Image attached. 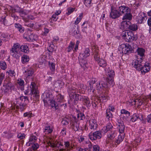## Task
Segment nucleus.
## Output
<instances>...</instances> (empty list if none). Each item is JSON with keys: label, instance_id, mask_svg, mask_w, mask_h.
Masks as SVG:
<instances>
[{"label": "nucleus", "instance_id": "53", "mask_svg": "<svg viewBox=\"0 0 151 151\" xmlns=\"http://www.w3.org/2000/svg\"><path fill=\"white\" fill-rule=\"evenodd\" d=\"M17 137L20 139H23L25 137V135L24 134L19 133L17 135Z\"/></svg>", "mask_w": 151, "mask_h": 151}, {"label": "nucleus", "instance_id": "39", "mask_svg": "<svg viewBox=\"0 0 151 151\" xmlns=\"http://www.w3.org/2000/svg\"><path fill=\"white\" fill-rule=\"evenodd\" d=\"M77 118L79 120H83L85 119V116L83 114L80 113L77 114Z\"/></svg>", "mask_w": 151, "mask_h": 151}, {"label": "nucleus", "instance_id": "55", "mask_svg": "<svg viewBox=\"0 0 151 151\" xmlns=\"http://www.w3.org/2000/svg\"><path fill=\"white\" fill-rule=\"evenodd\" d=\"M6 87L7 88H6L5 90H4V93H7L8 91V89H9V87H10V88H12V85H11L10 86V84H8L6 86Z\"/></svg>", "mask_w": 151, "mask_h": 151}, {"label": "nucleus", "instance_id": "59", "mask_svg": "<svg viewBox=\"0 0 151 151\" xmlns=\"http://www.w3.org/2000/svg\"><path fill=\"white\" fill-rule=\"evenodd\" d=\"M93 148V151H99V147L97 145H94Z\"/></svg>", "mask_w": 151, "mask_h": 151}, {"label": "nucleus", "instance_id": "11", "mask_svg": "<svg viewBox=\"0 0 151 151\" xmlns=\"http://www.w3.org/2000/svg\"><path fill=\"white\" fill-rule=\"evenodd\" d=\"M97 122L96 120L91 119L89 120V128L92 130V131L96 129L97 127Z\"/></svg>", "mask_w": 151, "mask_h": 151}, {"label": "nucleus", "instance_id": "43", "mask_svg": "<svg viewBox=\"0 0 151 151\" xmlns=\"http://www.w3.org/2000/svg\"><path fill=\"white\" fill-rule=\"evenodd\" d=\"M106 116L108 119L113 117L112 114L110 111H109V110H106Z\"/></svg>", "mask_w": 151, "mask_h": 151}, {"label": "nucleus", "instance_id": "40", "mask_svg": "<svg viewBox=\"0 0 151 151\" xmlns=\"http://www.w3.org/2000/svg\"><path fill=\"white\" fill-rule=\"evenodd\" d=\"M145 17L143 15L142 16V15H139L137 17V19L139 22L141 23L142 22L144 19H145Z\"/></svg>", "mask_w": 151, "mask_h": 151}, {"label": "nucleus", "instance_id": "2", "mask_svg": "<svg viewBox=\"0 0 151 151\" xmlns=\"http://www.w3.org/2000/svg\"><path fill=\"white\" fill-rule=\"evenodd\" d=\"M142 62L139 63L138 60H133L132 65L137 70L141 71L142 75H145L146 73L149 71L150 67L149 63H145L144 65H142Z\"/></svg>", "mask_w": 151, "mask_h": 151}, {"label": "nucleus", "instance_id": "36", "mask_svg": "<svg viewBox=\"0 0 151 151\" xmlns=\"http://www.w3.org/2000/svg\"><path fill=\"white\" fill-rule=\"evenodd\" d=\"M94 58L95 60L97 62L101 59L100 58V56L98 53V51L94 52Z\"/></svg>", "mask_w": 151, "mask_h": 151}, {"label": "nucleus", "instance_id": "57", "mask_svg": "<svg viewBox=\"0 0 151 151\" xmlns=\"http://www.w3.org/2000/svg\"><path fill=\"white\" fill-rule=\"evenodd\" d=\"M115 134L114 132H111L110 133L109 135V137L111 139H112L115 137Z\"/></svg>", "mask_w": 151, "mask_h": 151}, {"label": "nucleus", "instance_id": "19", "mask_svg": "<svg viewBox=\"0 0 151 151\" xmlns=\"http://www.w3.org/2000/svg\"><path fill=\"white\" fill-rule=\"evenodd\" d=\"M117 124L118 126V128L119 130L120 133L122 134H124L123 133L124 131L125 126L123 123V122H118V123Z\"/></svg>", "mask_w": 151, "mask_h": 151}, {"label": "nucleus", "instance_id": "13", "mask_svg": "<svg viewBox=\"0 0 151 151\" xmlns=\"http://www.w3.org/2000/svg\"><path fill=\"white\" fill-rule=\"evenodd\" d=\"M130 24H131V22L129 21L123 20L121 23L120 28L122 29H128Z\"/></svg>", "mask_w": 151, "mask_h": 151}, {"label": "nucleus", "instance_id": "64", "mask_svg": "<svg viewBox=\"0 0 151 151\" xmlns=\"http://www.w3.org/2000/svg\"><path fill=\"white\" fill-rule=\"evenodd\" d=\"M147 120L148 122L151 123V115H150L147 116Z\"/></svg>", "mask_w": 151, "mask_h": 151}, {"label": "nucleus", "instance_id": "24", "mask_svg": "<svg viewBox=\"0 0 151 151\" xmlns=\"http://www.w3.org/2000/svg\"><path fill=\"white\" fill-rule=\"evenodd\" d=\"M25 72L27 73L26 75L27 78H28L30 76H31L34 73V70L32 68H29Z\"/></svg>", "mask_w": 151, "mask_h": 151}, {"label": "nucleus", "instance_id": "58", "mask_svg": "<svg viewBox=\"0 0 151 151\" xmlns=\"http://www.w3.org/2000/svg\"><path fill=\"white\" fill-rule=\"evenodd\" d=\"M57 15L55 14H54L52 16L51 18L52 20H53L54 21H57L58 18L57 17Z\"/></svg>", "mask_w": 151, "mask_h": 151}, {"label": "nucleus", "instance_id": "12", "mask_svg": "<svg viewBox=\"0 0 151 151\" xmlns=\"http://www.w3.org/2000/svg\"><path fill=\"white\" fill-rule=\"evenodd\" d=\"M79 122L76 120L74 121L71 120L70 124L74 130L75 131H78L79 129Z\"/></svg>", "mask_w": 151, "mask_h": 151}, {"label": "nucleus", "instance_id": "29", "mask_svg": "<svg viewBox=\"0 0 151 151\" xmlns=\"http://www.w3.org/2000/svg\"><path fill=\"white\" fill-rule=\"evenodd\" d=\"M138 29L137 25L135 24H130L128 28V29L133 31H135L137 30Z\"/></svg>", "mask_w": 151, "mask_h": 151}, {"label": "nucleus", "instance_id": "28", "mask_svg": "<svg viewBox=\"0 0 151 151\" xmlns=\"http://www.w3.org/2000/svg\"><path fill=\"white\" fill-rule=\"evenodd\" d=\"M132 50V48L131 46L127 44L124 53L127 54V53L131 52Z\"/></svg>", "mask_w": 151, "mask_h": 151}, {"label": "nucleus", "instance_id": "23", "mask_svg": "<svg viewBox=\"0 0 151 151\" xmlns=\"http://www.w3.org/2000/svg\"><path fill=\"white\" fill-rule=\"evenodd\" d=\"M113 127V126L110 123H108L106 127H104L102 129V130L105 133L107 132L108 131L110 130Z\"/></svg>", "mask_w": 151, "mask_h": 151}, {"label": "nucleus", "instance_id": "46", "mask_svg": "<svg viewBox=\"0 0 151 151\" xmlns=\"http://www.w3.org/2000/svg\"><path fill=\"white\" fill-rule=\"evenodd\" d=\"M75 9L71 7H69L67 9L68 12L66 14L68 15H69L72 13L74 10Z\"/></svg>", "mask_w": 151, "mask_h": 151}, {"label": "nucleus", "instance_id": "34", "mask_svg": "<svg viewBox=\"0 0 151 151\" xmlns=\"http://www.w3.org/2000/svg\"><path fill=\"white\" fill-rule=\"evenodd\" d=\"M83 14L81 13L80 14L79 17H77L75 22V24H78L79 22L81 21V19L83 17Z\"/></svg>", "mask_w": 151, "mask_h": 151}, {"label": "nucleus", "instance_id": "9", "mask_svg": "<svg viewBox=\"0 0 151 151\" xmlns=\"http://www.w3.org/2000/svg\"><path fill=\"white\" fill-rule=\"evenodd\" d=\"M111 11L110 13L111 17L113 19L118 18L120 16V13L119 12L114 8L112 6L111 7Z\"/></svg>", "mask_w": 151, "mask_h": 151}, {"label": "nucleus", "instance_id": "25", "mask_svg": "<svg viewBox=\"0 0 151 151\" xmlns=\"http://www.w3.org/2000/svg\"><path fill=\"white\" fill-rule=\"evenodd\" d=\"M124 137V134H120L119 135L118 137L116 138L115 142L117 144H119L123 140Z\"/></svg>", "mask_w": 151, "mask_h": 151}, {"label": "nucleus", "instance_id": "14", "mask_svg": "<svg viewBox=\"0 0 151 151\" xmlns=\"http://www.w3.org/2000/svg\"><path fill=\"white\" fill-rule=\"evenodd\" d=\"M90 50L89 48H87L86 49L83 53H81L80 54L78 58L86 59L87 57L89 56L90 55Z\"/></svg>", "mask_w": 151, "mask_h": 151}, {"label": "nucleus", "instance_id": "48", "mask_svg": "<svg viewBox=\"0 0 151 151\" xmlns=\"http://www.w3.org/2000/svg\"><path fill=\"white\" fill-rule=\"evenodd\" d=\"M107 79H108V83L111 85L112 86H113L114 85V79H111V78H107Z\"/></svg>", "mask_w": 151, "mask_h": 151}, {"label": "nucleus", "instance_id": "61", "mask_svg": "<svg viewBox=\"0 0 151 151\" xmlns=\"http://www.w3.org/2000/svg\"><path fill=\"white\" fill-rule=\"evenodd\" d=\"M107 110H109V111H111L112 112H114V111L115 109L114 106H109V108Z\"/></svg>", "mask_w": 151, "mask_h": 151}, {"label": "nucleus", "instance_id": "18", "mask_svg": "<svg viewBox=\"0 0 151 151\" xmlns=\"http://www.w3.org/2000/svg\"><path fill=\"white\" fill-rule=\"evenodd\" d=\"M119 9L120 12V13H121L124 14H127L128 12H130V9L127 6H121L119 7Z\"/></svg>", "mask_w": 151, "mask_h": 151}, {"label": "nucleus", "instance_id": "6", "mask_svg": "<svg viewBox=\"0 0 151 151\" xmlns=\"http://www.w3.org/2000/svg\"><path fill=\"white\" fill-rule=\"evenodd\" d=\"M75 88H74L70 87H69L68 91V92L69 96L72 100L74 99L75 100H77L78 99V96L79 95L75 93Z\"/></svg>", "mask_w": 151, "mask_h": 151}, {"label": "nucleus", "instance_id": "62", "mask_svg": "<svg viewBox=\"0 0 151 151\" xmlns=\"http://www.w3.org/2000/svg\"><path fill=\"white\" fill-rule=\"evenodd\" d=\"M9 74L10 76H14L15 72L14 71L12 70H9V71L7 72Z\"/></svg>", "mask_w": 151, "mask_h": 151}, {"label": "nucleus", "instance_id": "15", "mask_svg": "<svg viewBox=\"0 0 151 151\" xmlns=\"http://www.w3.org/2000/svg\"><path fill=\"white\" fill-rule=\"evenodd\" d=\"M37 137L33 134L31 135L29 138V141L27 143L26 145L28 146H29L31 144H33L37 139Z\"/></svg>", "mask_w": 151, "mask_h": 151}, {"label": "nucleus", "instance_id": "56", "mask_svg": "<svg viewBox=\"0 0 151 151\" xmlns=\"http://www.w3.org/2000/svg\"><path fill=\"white\" fill-rule=\"evenodd\" d=\"M79 59V63L80 64V65H81V61L82 62L83 64H86V63H87V61L85 60V59L83 58H78Z\"/></svg>", "mask_w": 151, "mask_h": 151}, {"label": "nucleus", "instance_id": "7", "mask_svg": "<svg viewBox=\"0 0 151 151\" xmlns=\"http://www.w3.org/2000/svg\"><path fill=\"white\" fill-rule=\"evenodd\" d=\"M30 88L32 93L34 95L36 98H38L39 97V91L37 89V87L35 82H31Z\"/></svg>", "mask_w": 151, "mask_h": 151}, {"label": "nucleus", "instance_id": "54", "mask_svg": "<svg viewBox=\"0 0 151 151\" xmlns=\"http://www.w3.org/2000/svg\"><path fill=\"white\" fill-rule=\"evenodd\" d=\"M88 64H83L82 62L81 61V66L83 68L84 70H85L86 68H87L88 67Z\"/></svg>", "mask_w": 151, "mask_h": 151}, {"label": "nucleus", "instance_id": "45", "mask_svg": "<svg viewBox=\"0 0 151 151\" xmlns=\"http://www.w3.org/2000/svg\"><path fill=\"white\" fill-rule=\"evenodd\" d=\"M91 0H84V4L86 6L89 7L91 6Z\"/></svg>", "mask_w": 151, "mask_h": 151}, {"label": "nucleus", "instance_id": "35", "mask_svg": "<svg viewBox=\"0 0 151 151\" xmlns=\"http://www.w3.org/2000/svg\"><path fill=\"white\" fill-rule=\"evenodd\" d=\"M127 44H122L120 45L119 48V50L120 51H122V52L124 53V51H125V48L127 46Z\"/></svg>", "mask_w": 151, "mask_h": 151}, {"label": "nucleus", "instance_id": "32", "mask_svg": "<svg viewBox=\"0 0 151 151\" xmlns=\"http://www.w3.org/2000/svg\"><path fill=\"white\" fill-rule=\"evenodd\" d=\"M83 102L84 104L87 106H89L91 105L90 101L88 97H86L83 98Z\"/></svg>", "mask_w": 151, "mask_h": 151}, {"label": "nucleus", "instance_id": "60", "mask_svg": "<svg viewBox=\"0 0 151 151\" xmlns=\"http://www.w3.org/2000/svg\"><path fill=\"white\" fill-rule=\"evenodd\" d=\"M76 150L77 151H86V148L78 147L77 148Z\"/></svg>", "mask_w": 151, "mask_h": 151}, {"label": "nucleus", "instance_id": "1", "mask_svg": "<svg viewBox=\"0 0 151 151\" xmlns=\"http://www.w3.org/2000/svg\"><path fill=\"white\" fill-rule=\"evenodd\" d=\"M42 98L45 104H50L52 108L54 107L56 109H58V105L55 101L53 96L48 91H46L42 95Z\"/></svg>", "mask_w": 151, "mask_h": 151}, {"label": "nucleus", "instance_id": "42", "mask_svg": "<svg viewBox=\"0 0 151 151\" xmlns=\"http://www.w3.org/2000/svg\"><path fill=\"white\" fill-rule=\"evenodd\" d=\"M64 145L65 146V149H67V150H70L71 148L70 142L68 141L65 142Z\"/></svg>", "mask_w": 151, "mask_h": 151}, {"label": "nucleus", "instance_id": "31", "mask_svg": "<svg viewBox=\"0 0 151 151\" xmlns=\"http://www.w3.org/2000/svg\"><path fill=\"white\" fill-rule=\"evenodd\" d=\"M21 51L25 53H27L29 52L28 47L25 45H22L20 47Z\"/></svg>", "mask_w": 151, "mask_h": 151}, {"label": "nucleus", "instance_id": "63", "mask_svg": "<svg viewBox=\"0 0 151 151\" xmlns=\"http://www.w3.org/2000/svg\"><path fill=\"white\" fill-rule=\"evenodd\" d=\"M26 26H27L28 27H32L34 26V24L33 23L28 24L27 22H26L24 24Z\"/></svg>", "mask_w": 151, "mask_h": 151}, {"label": "nucleus", "instance_id": "33", "mask_svg": "<svg viewBox=\"0 0 151 151\" xmlns=\"http://www.w3.org/2000/svg\"><path fill=\"white\" fill-rule=\"evenodd\" d=\"M29 60V58L28 56L27 55H23L22 58V62L24 63L28 62Z\"/></svg>", "mask_w": 151, "mask_h": 151}, {"label": "nucleus", "instance_id": "10", "mask_svg": "<svg viewBox=\"0 0 151 151\" xmlns=\"http://www.w3.org/2000/svg\"><path fill=\"white\" fill-rule=\"evenodd\" d=\"M105 71L107 76V78L114 79L115 73L113 70L109 67H106L105 69Z\"/></svg>", "mask_w": 151, "mask_h": 151}, {"label": "nucleus", "instance_id": "41", "mask_svg": "<svg viewBox=\"0 0 151 151\" xmlns=\"http://www.w3.org/2000/svg\"><path fill=\"white\" fill-rule=\"evenodd\" d=\"M52 131V129L49 126L46 127L45 129V132H47L48 133H51Z\"/></svg>", "mask_w": 151, "mask_h": 151}, {"label": "nucleus", "instance_id": "47", "mask_svg": "<svg viewBox=\"0 0 151 151\" xmlns=\"http://www.w3.org/2000/svg\"><path fill=\"white\" fill-rule=\"evenodd\" d=\"M74 43L72 42H71L70 44L69 45L68 48V51L69 52L73 49L74 47Z\"/></svg>", "mask_w": 151, "mask_h": 151}, {"label": "nucleus", "instance_id": "21", "mask_svg": "<svg viewBox=\"0 0 151 151\" xmlns=\"http://www.w3.org/2000/svg\"><path fill=\"white\" fill-rule=\"evenodd\" d=\"M124 15L123 16L122 19L123 20H130L132 19V17L130 14V12H128L127 13L124 14Z\"/></svg>", "mask_w": 151, "mask_h": 151}, {"label": "nucleus", "instance_id": "8", "mask_svg": "<svg viewBox=\"0 0 151 151\" xmlns=\"http://www.w3.org/2000/svg\"><path fill=\"white\" fill-rule=\"evenodd\" d=\"M101 136V133L99 131H96L93 133L91 132L89 134V138L91 140H95L97 139H100Z\"/></svg>", "mask_w": 151, "mask_h": 151}, {"label": "nucleus", "instance_id": "3", "mask_svg": "<svg viewBox=\"0 0 151 151\" xmlns=\"http://www.w3.org/2000/svg\"><path fill=\"white\" fill-rule=\"evenodd\" d=\"M121 35L122 38L127 42H131L134 39V34L132 31L127 30L123 31Z\"/></svg>", "mask_w": 151, "mask_h": 151}, {"label": "nucleus", "instance_id": "51", "mask_svg": "<svg viewBox=\"0 0 151 151\" xmlns=\"http://www.w3.org/2000/svg\"><path fill=\"white\" fill-rule=\"evenodd\" d=\"M19 108L20 109L21 111H23L26 108V104H22L19 106Z\"/></svg>", "mask_w": 151, "mask_h": 151}, {"label": "nucleus", "instance_id": "20", "mask_svg": "<svg viewBox=\"0 0 151 151\" xmlns=\"http://www.w3.org/2000/svg\"><path fill=\"white\" fill-rule=\"evenodd\" d=\"M138 119L141 121L143 120H144L142 115H137L136 114H134L131 119L130 121L132 122H134Z\"/></svg>", "mask_w": 151, "mask_h": 151}, {"label": "nucleus", "instance_id": "4", "mask_svg": "<svg viewBox=\"0 0 151 151\" xmlns=\"http://www.w3.org/2000/svg\"><path fill=\"white\" fill-rule=\"evenodd\" d=\"M19 46L20 45L18 43H15L14 45L10 51L11 55L17 59H19V58L18 52Z\"/></svg>", "mask_w": 151, "mask_h": 151}, {"label": "nucleus", "instance_id": "22", "mask_svg": "<svg viewBox=\"0 0 151 151\" xmlns=\"http://www.w3.org/2000/svg\"><path fill=\"white\" fill-rule=\"evenodd\" d=\"M21 100L20 99H18L16 100L13 103V105L14 106L16 107L17 109H19V106L22 104L21 103Z\"/></svg>", "mask_w": 151, "mask_h": 151}, {"label": "nucleus", "instance_id": "49", "mask_svg": "<svg viewBox=\"0 0 151 151\" xmlns=\"http://www.w3.org/2000/svg\"><path fill=\"white\" fill-rule=\"evenodd\" d=\"M4 74L3 73H1L0 74V86L1 84L2 81L4 78Z\"/></svg>", "mask_w": 151, "mask_h": 151}, {"label": "nucleus", "instance_id": "30", "mask_svg": "<svg viewBox=\"0 0 151 151\" xmlns=\"http://www.w3.org/2000/svg\"><path fill=\"white\" fill-rule=\"evenodd\" d=\"M15 26L20 32H24V28L22 27V25L19 24H15Z\"/></svg>", "mask_w": 151, "mask_h": 151}, {"label": "nucleus", "instance_id": "17", "mask_svg": "<svg viewBox=\"0 0 151 151\" xmlns=\"http://www.w3.org/2000/svg\"><path fill=\"white\" fill-rule=\"evenodd\" d=\"M49 145L51 147L53 148H61L60 146H63V145L61 142H55L53 143L50 142L48 143Z\"/></svg>", "mask_w": 151, "mask_h": 151}, {"label": "nucleus", "instance_id": "26", "mask_svg": "<svg viewBox=\"0 0 151 151\" xmlns=\"http://www.w3.org/2000/svg\"><path fill=\"white\" fill-rule=\"evenodd\" d=\"M56 101L58 102H63L64 100V97L63 96L60 94L57 95L55 98Z\"/></svg>", "mask_w": 151, "mask_h": 151}, {"label": "nucleus", "instance_id": "44", "mask_svg": "<svg viewBox=\"0 0 151 151\" xmlns=\"http://www.w3.org/2000/svg\"><path fill=\"white\" fill-rule=\"evenodd\" d=\"M121 113L122 114H125L127 116H130V113L129 112L126 111L125 109H123L121 110Z\"/></svg>", "mask_w": 151, "mask_h": 151}, {"label": "nucleus", "instance_id": "50", "mask_svg": "<svg viewBox=\"0 0 151 151\" xmlns=\"http://www.w3.org/2000/svg\"><path fill=\"white\" fill-rule=\"evenodd\" d=\"M39 147V145L37 143H34L33 144L32 148L34 150H37Z\"/></svg>", "mask_w": 151, "mask_h": 151}, {"label": "nucleus", "instance_id": "16", "mask_svg": "<svg viewBox=\"0 0 151 151\" xmlns=\"http://www.w3.org/2000/svg\"><path fill=\"white\" fill-rule=\"evenodd\" d=\"M109 86L106 85L105 83L102 81H100L99 83L96 85V88L97 89L99 90L103 88H108Z\"/></svg>", "mask_w": 151, "mask_h": 151}, {"label": "nucleus", "instance_id": "52", "mask_svg": "<svg viewBox=\"0 0 151 151\" xmlns=\"http://www.w3.org/2000/svg\"><path fill=\"white\" fill-rule=\"evenodd\" d=\"M17 83L19 86H22L24 85V82L21 79H19L17 81Z\"/></svg>", "mask_w": 151, "mask_h": 151}, {"label": "nucleus", "instance_id": "5", "mask_svg": "<svg viewBox=\"0 0 151 151\" xmlns=\"http://www.w3.org/2000/svg\"><path fill=\"white\" fill-rule=\"evenodd\" d=\"M138 55L139 56L137 57V59L134 60H138L139 63L143 62L142 60L144 59L143 57L145 55V50L144 49L142 48L138 47L136 50Z\"/></svg>", "mask_w": 151, "mask_h": 151}, {"label": "nucleus", "instance_id": "27", "mask_svg": "<svg viewBox=\"0 0 151 151\" xmlns=\"http://www.w3.org/2000/svg\"><path fill=\"white\" fill-rule=\"evenodd\" d=\"M100 66L103 67H105L107 65L106 61L104 59H101L97 62Z\"/></svg>", "mask_w": 151, "mask_h": 151}, {"label": "nucleus", "instance_id": "38", "mask_svg": "<svg viewBox=\"0 0 151 151\" xmlns=\"http://www.w3.org/2000/svg\"><path fill=\"white\" fill-rule=\"evenodd\" d=\"M48 63L50 69L52 71H54L55 70V64L53 63H51L50 61H49Z\"/></svg>", "mask_w": 151, "mask_h": 151}, {"label": "nucleus", "instance_id": "37", "mask_svg": "<svg viewBox=\"0 0 151 151\" xmlns=\"http://www.w3.org/2000/svg\"><path fill=\"white\" fill-rule=\"evenodd\" d=\"M0 67L3 70H5L7 68V65L5 62L1 61L0 62Z\"/></svg>", "mask_w": 151, "mask_h": 151}]
</instances>
